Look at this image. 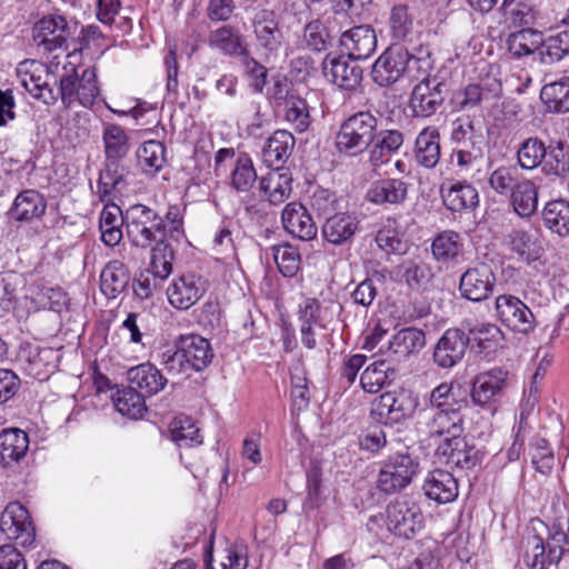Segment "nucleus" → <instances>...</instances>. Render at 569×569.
<instances>
[{
    "label": "nucleus",
    "instance_id": "1",
    "mask_svg": "<svg viewBox=\"0 0 569 569\" xmlns=\"http://www.w3.org/2000/svg\"><path fill=\"white\" fill-rule=\"evenodd\" d=\"M531 526L535 533L526 537L523 555L529 569H548L569 556L568 513L557 516L549 523L536 519Z\"/></svg>",
    "mask_w": 569,
    "mask_h": 569
},
{
    "label": "nucleus",
    "instance_id": "2",
    "mask_svg": "<svg viewBox=\"0 0 569 569\" xmlns=\"http://www.w3.org/2000/svg\"><path fill=\"white\" fill-rule=\"evenodd\" d=\"M377 129L378 119L371 112L358 111L340 124L336 148L346 156H358L372 146Z\"/></svg>",
    "mask_w": 569,
    "mask_h": 569
},
{
    "label": "nucleus",
    "instance_id": "3",
    "mask_svg": "<svg viewBox=\"0 0 569 569\" xmlns=\"http://www.w3.org/2000/svg\"><path fill=\"white\" fill-rule=\"evenodd\" d=\"M214 357L207 339L199 335L181 336L176 342V351L163 353V363L169 372L180 373L187 369L201 371Z\"/></svg>",
    "mask_w": 569,
    "mask_h": 569
},
{
    "label": "nucleus",
    "instance_id": "4",
    "mask_svg": "<svg viewBox=\"0 0 569 569\" xmlns=\"http://www.w3.org/2000/svg\"><path fill=\"white\" fill-rule=\"evenodd\" d=\"M127 236L136 247L147 249L154 241L164 239L166 222L152 208L142 203L130 206L124 211Z\"/></svg>",
    "mask_w": 569,
    "mask_h": 569
},
{
    "label": "nucleus",
    "instance_id": "5",
    "mask_svg": "<svg viewBox=\"0 0 569 569\" xmlns=\"http://www.w3.org/2000/svg\"><path fill=\"white\" fill-rule=\"evenodd\" d=\"M418 407V395L410 389L398 388L375 399L370 417L378 423L392 426L410 419Z\"/></svg>",
    "mask_w": 569,
    "mask_h": 569
},
{
    "label": "nucleus",
    "instance_id": "6",
    "mask_svg": "<svg viewBox=\"0 0 569 569\" xmlns=\"http://www.w3.org/2000/svg\"><path fill=\"white\" fill-rule=\"evenodd\" d=\"M420 470L419 458L409 452H396L381 461L377 488L385 495H393L407 488Z\"/></svg>",
    "mask_w": 569,
    "mask_h": 569
},
{
    "label": "nucleus",
    "instance_id": "7",
    "mask_svg": "<svg viewBox=\"0 0 569 569\" xmlns=\"http://www.w3.org/2000/svg\"><path fill=\"white\" fill-rule=\"evenodd\" d=\"M425 63L428 59L416 58L401 44H391L376 60L372 66V81L379 87H389L396 83L407 71L411 70V63Z\"/></svg>",
    "mask_w": 569,
    "mask_h": 569
},
{
    "label": "nucleus",
    "instance_id": "8",
    "mask_svg": "<svg viewBox=\"0 0 569 569\" xmlns=\"http://www.w3.org/2000/svg\"><path fill=\"white\" fill-rule=\"evenodd\" d=\"M387 528L395 536L411 539L423 527L420 507L409 497L400 496L386 508Z\"/></svg>",
    "mask_w": 569,
    "mask_h": 569
},
{
    "label": "nucleus",
    "instance_id": "9",
    "mask_svg": "<svg viewBox=\"0 0 569 569\" xmlns=\"http://www.w3.org/2000/svg\"><path fill=\"white\" fill-rule=\"evenodd\" d=\"M448 86L437 77H426L417 83L410 94L409 108L413 117L428 118L443 104Z\"/></svg>",
    "mask_w": 569,
    "mask_h": 569
},
{
    "label": "nucleus",
    "instance_id": "10",
    "mask_svg": "<svg viewBox=\"0 0 569 569\" xmlns=\"http://www.w3.org/2000/svg\"><path fill=\"white\" fill-rule=\"evenodd\" d=\"M0 531L8 540H16L22 547H30L36 540V528L29 511L20 502H10L0 517Z\"/></svg>",
    "mask_w": 569,
    "mask_h": 569
},
{
    "label": "nucleus",
    "instance_id": "11",
    "mask_svg": "<svg viewBox=\"0 0 569 569\" xmlns=\"http://www.w3.org/2000/svg\"><path fill=\"white\" fill-rule=\"evenodd\" d=\"M496 316L499 321L513 332L528 335L536 327V319L530 308L518 297L501 295L496 298Z\"/></svg>",
    "mask_w": 569,
    "mask_h": 569
},
{
    "label": "nucleus",
    "instance_id": "12",
    "mask_svg": "<svg viewBox=\"0 0 569 569\" xmlns=\"http://www.w3.org/2000/svg\"><path fill=\"white\" fill-rule=\"evenodd\" d=\"M496 281L492 267L486 262H478L461 274L460 296L472 302L485 301L492 296Z\"/></svg>",
    "mask_w": 569,
    "mask_h": 569
},
{
    "label": "nucleus",
    "instance_id": "13",
    "mask_svg": "<svg viewBox=\"0 0 569 569\" xmlns=\"http://www.w3.org/2000/svg\"><path fill=\"white\" fill-rule=\"evenodd\" d=\"M436 455L446 459L448 465L460 469L471 470L480 465L485 451L477 448L473 441L465 437H446L437 447Z\"/></svg>",
    "mask_w": 569,
    "mask_h": 569
},
{
    "label": "nucleus",
    "instance_id": "14",
    "mask_svg": "<svg viewBox=\"0 0 569 569\" xmlns=\"http://www.w3.org/2000/svg\"><path fill=\"white\" fill-rule=\"evenodd\" d=\"M467 348L466 332L459 328H449L433 347L432 361L441 369H450L463 359Z\"/></svg>",
    "mask_w": 569,
    "mask_h": 569
},
{
    "label": "nucleus",
    "instance_id": "15",
    "mask_svg": "<svg viewBox=\"0 0 569 569\" xmlns=\"http://www.w3.org/2000/svg\"><path fill=\"white\" fill-rule=\"evenodd\" d=\"M70 36L68 22L63 16L49 14L41 18L32 29L33 41L46 51L52 52L64 47Z\"/></svg>",
    "mask_w": 569,
    "mask_h": 569
},
{
    "label": "nucleus",
    "instance_id": "16",
    "mask_svg": "<svg viewBox=\"0 0 569 569\" xmlns=\"http://www.w3.org/2000/svg\"><path fill=\"white\" fill-rule=\"evenodd\" d=\"M507 379L508 371L502 368H493L477 375L470 392L472 402L483 407L496 401L502 396L507 387Z\"/></svg>",
    "mask_w": 569,
    "mask_h": 569
},
{
    "label": "nucleus",
    "instance_id": "17",
    "mask_svg": "<svg viewBox=\"0 0 569 569\" xmlns=\"http://www.w3.org/2000/svg\"><path fill=\"white\" fill-rule=\"evenodd\" d=\"M252 26L258 47L267 53H277L283 42L278 14L273 10L262 9L254 16Z\"/></svg>",
    "mask_w": 569,
    "mask_h": 569
},
{
    "label": "nucleus",
    "instance_id": "18",
    "mask_svg": "<svg viewBox=\"0 0 569 569\" xmlns=\"http://www.w3.org/2000/svg\"><path fill=\"white\" fill-rule=\"evenodd\" d=\"M47 207V199L40 191L26 189L14 198L8 210V217L17 222L32 223L44 216Z\"/></svg>",
    "mask_w": 569,
    "mask_h": 569
},
{
    "label": "nucleus",
    "instance_id": "19",
    "mask_svg": "<svg viewBox=\"0 0 569 569\" xmlns=\"http://www.w3.org/2000/svg\"><path fill=\"white\" fill-rule=\"evenodd\" d=\"M340 46L351 60L368 59L377 48L376 31L369 24L356 26L341 33Z\"/></svg>",
    "mask_w": 569,
    "mask_h": 569
},
{
    "label": "nucleus",
    "instance_id": "20",
    "mask_svg": "<svg viewBox=\"0 0 569 569\" xmlns=\"http://www.w3.org/2000/svg\"><path fill=\"white\" fill-rule=\"evenodd\" d=\"M360 230V219L355 212H337L321 227L322 237L333 246L350 244Z\"/></svg>",
    "mask_w": 569,
    "mask_h": 569
},
{
    "label": "nucleus",
    "instance_id": "21",
    "mask_svg": "<svg viewBox=\"0 0 569 569\" xmlns=\"http://www.w3.org/2000/svg\"><path fill=\"white\" fill-rule=\"evenodd\" d=\"M204 280L194 273H188L173 281L167 289L170 305L187 310L206 292Z\"/></svg>",
    "mask_w": 569,
    "mask_h": 569
},
{
    "label": "nucleus",
    "instance_id": "22",
    "mask_svg": "<svg viewBox=\"0 0 569 569\" xmlns=\"http://www.w3.org/2000/svg\"><path fill=\"white\" fill-rule=\"evenodd\" d=\"M281 221L284 230L300 240L309 241L317 237L318 227L308 209L300 202L287 203L281 213Z\"/></svg>",
    "mask_w": 569,
    "mask_h": 569
},
{
    "label": "nucleus",
    "instance_id": "23",
    "mask_svg": "<svg viewBox=\"0 0 569 569\" xmlns=\"http://www.w3.org/2000/svg\"><path fill=\"white\" fill-rule=\"evenodd\" d=\"M440 194L445 207L452 212L472 211L479 204L477 189L467 181H448L441 184Z\"/></svg>",
    "mask_w": 569,
    "mask_h": 569
},
{
    "label": "nucleus",
    "instance_id": "24",
    "mask_svg": "<svg viewBox=\"0 0 569 569\" xmlns=\"http://www.w3.org/2000/svg\"><path fill=\"white\" fill-rule=\"evenodd\" d=\"M463 409L423 410L426 427L430 438L455 437L463 432Z\"/></svg>",
    "mask_w": 569,
    "mask_h": 569
},
{
    "label": "nucleus",
    "instance_id": "25",
    "mask_svg": "<svg viewBox=\"0 0 569 569\" xmlns=\"http://www.w3.org/2000/svg\"><path fill=\"white\" fill-rule=\"evenodd\" d=\"M422 489L428 499L439 505L452 502L459 495L457 479L443 469L431 470L423 481Z\"/></svg>",
    "mask_w": 569,
    "mask_h": 569
},
{
    "label": "nucleus",
    "instance_id": "26",
    "mask_svg": "<svg viewBox=\"0 0 569 569\" xmlns=\"http://www.w3.org/2000/svg\"><path fill=\"white\" fill-rule=\"evenodd\" d=\"M468 346L477 353L488 357L503 347L505 335L501 329L490 322L477 323L466 332Z\"/></svg>",
    "mask_w": 569,
    "mask_h": 569
},
{
    "label": "nucleus",
    "instance_id": "27",
    "mask_svg": "<svg viewBox=\"0 0 569 569\" xmlns=\"http://www.w3.org/2000/svg\"><path fill=\"white\" fill-rule=\"evenodd\" d=\"M295 146L296 139L290 131H274L262 149L264 164L271 169H286L284 163L292 154Z\"/></svg>",
    "mask_w": 569,
    "mask_h": 569
},
{
    "label": "nucleus",
    "instance_id": "28",
    "mask_svg": "<svg viewBox=\"0 0 569 569\" xmlns=\"http://www.w3.org/2000/svg\"><path fill=\"white\" fill-rule=\"evenodd\" d=\"M426 346V333L416 327L398 330L388 342V352L396 361L407 360Z\"/></svg>",
    "mask_w": 569,
    "mask_h": 569
},
{
    "label": "nucleus",
    "instance_id": "29",
    "mask_svg": "<svg viewBox=\"0 0 569 569\" xmlns=\"http://www.w3.org/2000/svg\"><path fill=\"white\" fill-rule=\"evenodd\" d=\"M127 378L130 385L138 389L143 397L159 393L168 383V379L150 362L130 368L127 371Z\"/></svg>",
    "mask_w": 569,
    "mask_h": 569
},
{
    "label": "nucleus",
    "instance_id": "30",
    "mask_svg": "<svg viewBox=\"0 0 569 569\" xmlns=\"http://www.w3.org/2000/svg\"><path fill=\"white\" fill-rule=\"evenodd\" d=\"M501 93L502 86L497 79L485 84L471 83L456 93L453 103L458 110H469L480 106L483 101L499 99Z\"/></svg>",
    "mask_w": 569,
    "mask_h": 569
},
{
    "label": "nucleus",
    "instance_id": "31",
    "mask_svg": "<svg viewBox=\"0 0 569 569\" xmlns=\"http://www.w3.org/2000/svg\"><path fill=\"white\" fill-rule=\"evenodd\" d=\"M441 157L440 132L437 127L422 129L415 141V159L423 168H435Z\"/></svg>",
    "mask_w": 569,
    "mask_h": 569
},
{
    "label": "nucleus",
    "instance_id": "32",
    "mask_svg": "<svg viewBox=\"0 0 569 569\" xmlns=\"http://www.w3.org/2000/svg\"><path fill=\"white\" fill-rule=\"evenodd\" d=\"M128 170L123 160L104 159L103 168L98 179V194L101 201H109L116 192H121L127 186Z\"/></svg>",
    "mask_w": 569,
    "mask_h": 569
},
{
    "label": "nucleus",
    "instance_id": "33",
    "mask_svg": "<svg viewBox=\"0 0 569 569\" xmlns=\"http://www.w3.org/2000/svg\"><path fill=\"white\" fill-rule=\"evenodd\" d=\"M405 142V134L399 129H380L369 150V161L372 166H381L399 151Z\"/></svg>",
    "mask_w": 569,
    "mask_h": 569
},
{
    "label": "nucleus",
    "instance_id": "34",
    "mask_svg": "<svg viewBox=\"0 0 569 569\" xmlns=\"http://www.w3.org/2000/svg\"><path fill=\"white\" fill-rule=\"evenodd\" d=\"M29 449L28 433L19 428H8L0 432V466L10 467L19 462Z\"/></svg>",
    "mask_w": 569,
    "mask_h": 569
},
{
    "label": "nucleus",
    "instance_id": "35",
    "mask_svg": "<svg viewBox=\"0 0 569 569\" xmlns=\"http://www.w3.org/2000/svg\"><path fill=\"white\" fill-rule=\"evenodd\" d=\"M408 196V183L402 179H381L371 184L367 191V200L380 206L400 204Z\"/></svg>",
    "mask_w": 569,
    "mask_h": 569
},
{
    "label": "nucleus",
    "instance_id": "36",
    "mask_svg": "<svg viewBox=\"0 0 569 569\" xmlns=\"http://www.w3.org/2000/svg\"><path fill=\"white\" fill-rule=\"evenodd\" d=\"M292 181L289 169H272L271 172L259 179V190L267 196L271 204L277 206L290 197Z\"/></svg>",
    "mask_w": 569,
    "mask_h": 569
},
{
    "label": "nucleus",
    "instance_id": "37",
    "mask_svg": "<svg viewBox=\"0 0 569 569\" xmlns=\"http://www.w3.org/2000/svg\"><path fill=\"white\" fill-rule=\"evenodd\" d=\"M356 61L345 57L333 58L329 69L327 66L323 67L325 74L330 76L331 81L338 87L353 90L360 84L363 74L362 68Z\"/></svg>",
    "mask_w": 569,
    "mask_h": 569
},
{
    "label": "nucleus",
    "instance_id": "38",
    "mask_svg": "<svg viewBox=\"0 0 569 569\" xmlns=\"http://www.w3.org/2000/svg\"><path fill=\"white\" fill-rule=\"evenodd\" d=\"M126 224L124 212L116 203H107L101 213L99 229L101 231V240L109 247L117 246L122 237V226Z\"/></svg>",
    "mask_w": 569,
    "mask_h": 569
},
{
    "label": "nucleus",
    "instance_id": "39",
    "mask_svg": "<svg viewBox=\"0 0 569 569\" xmlns=\"http://www.w3.org/2000/svg\"><path fill=\"white\" fill-rule=\"evenodd\" d=\"M541 170L546 176H552L561 180L569 177V147L566 142L557 140L547 146Z\"/></svg>",
    "mask_w": 569,
    "mask_h": 569
},
{
    "label": "nucleus",
    "instance_id": "40",
    "mask_svg": "<svg viewBox=\"0 0 569 569\" xmlns=\"http://www.w3.org/2000/svg\"><path fill=\"white\" fill-rule=\"evenodd\" d=\"M329 23V19H315L305 26L302 42L308 50L323 52L332 47L337 34L332 32Z\"/></svg>",
    "mask_w": 569,
    "mask_h": 569
},
{
    "label": "nucleus",
    "instance_id": "41",
    "mask_svg": "<svg viewBox=\"0 0 569 569\" xmlns=\"http://www.w3.org/2000/svg\"><path fill=\"white\" fill-rule=\"evenodd\" d=\"M396 369L387 360H377L370 363L360 376V383L365 392L377 393L396 378Z\"/></svg>",
    "mask_w": 569,
    "mask_h": 569
},
{
    "label": "nucleus",
    "instance_id": "42",
    "mask_svg": "<svg viewBox=\"0 0 569 569\" xmlns=\"http://www.w3.org/2000/svg\"><path fill=\"white\" fill-rule=\"evenodd\" d=\"M111 399L116 410L130 419H140L147 411L144 397L133 386L117 388Z\"/></svg>",
    "mask_w": 569,
    "mask_h": 569
},
{
    "label": "nucleus",
    "instance_id": "43",
    "mask_svg": "<svg viewBox=\"0 0 569 569\" xmlns=\"http://www.w3.org/2000/svg\"><path fill=\"white\" fill-rule=\"evenodd\" d=\"M101 290L109 298L123 292L130 282L128 267L120 260H112L101 271Z\"/></svg>",
    "mask_w": 569,
    "mask_h": 569
},
{
    "label": "nucleus",
    "instance_id": "44",
    "mask_svg": "<svg viewBox=\"0 0 569 569\" xmlns=\"http://www.w3.org/2000/svg\"><path fill=\"white\" fill-rule=\"evenodd\" d=\"M543 224L559 237L569 236V201L566 199L550 200L542 210Z\"/></svg>",
    "mask_w": 569,
    "mask_h": 569
},
{
    "label": "nucleus",
    "instance_id": "45",
    "mask_svg": "<svg viewBox=\"0 0 569 569\" xmlns=\"http://www.w3.org/2000/svg\"><path fill=\"white\" fill-rule=\"evenodd\" d=\"M209 44L227 56H241L248 48L243 37L231 26H222L212 31L209 37Z\"/></svg>",
    "mask_w": 569,
    "mask_h": 569
},
{
    "label": "nucleus",
    "instance_id": "46",
    "mask_svg": "<svg viewBox=\"0 0 569 569\" xmlns=\"http://www.w3.org/2000/svg\"><path fill=\"white\" fill-rule=\"evenodd\" d=\"M511 204L521 218H529L538 207V190L533 181L525 179L515 184L511 191Z\"/></svg>",
    "mask_w": 569,
    "mask_h": 569
},
{
    "label": "nucleus",
    "instance_id": "47",
    "mask_svg": "<svg viewBox=\"0 0 569 569\" xmlns=\"http://www.w3.org/2000/svg\"><path fill=\"white\" fill-rule=\"evenodd\" d=\"M542 44V32L532 28H522L512 32L507 39L509 52L517 58L526 57L539 51Z\"/></svg>",
    "mask_w": 569,
    "mask_h": 569
},
{
    "label": "nucleus",
    "instance_id": "48",
    "mask_svg": "<svg viewBox=\"0 0 569 569\" xmlns=\"http://www.w3.org/2000/svg\"><path fill=\"white\" fill-rule=\"evenodd\" d=\"M508 243L511 251L518 256V260L526 264L540 258L541 247L533 236L523 229H512L508 233Z\"/></svg>",
    "mask_w": 569,
    "mask_h": 569
},
{
    "label": "nucleus",
    "instance_id": "49",
    "mask_svg": "<svg viewBox=\"0 0 569 569\" xmlns=\"http://www.w3.org/2000/svg\"><path fill=\"white\" fill-rule=\"evenodd\" d=\"M540 98L550 112H569V77L545 84Z\"/></svg>",
    "mask_w": 569,
    "mask_h": 569
},
{
    "label": "nucleus",
    "instance_id": "50",
    "mask_svg": "<svg viewBox=\"0 0 569 569\" xmlns=\"http://www.w3.org/2000/svg\"><path fill=\"white\" fill-rule=\"evenodd\" d=\"M151 248L150 268L147 269L154 278L160 281L164 280L172 272V261L174 259V250L170 243V239L154 241Z\"/></svg>",
    "mask_w": 569,
    "mask_h": 569
},
{
    "label": "nucleus",
    "instance_id": "51",
    "mask_svg": "<svg viewBox=\"0 0 569 569\" xmlns=\"http://www.w3.org/2000/svg\"><path fill=\"white\" fill-rule=\"evenodd\" d=\"M104 159L124 160L130 150L129 137L124 129L114 123L104 127L102 133Z\"/></svg>",
    "mask_w": 569,
    "mask_h": 569
},
{
    "label": "nucleus",
    "instance_id": "52",
    "mask_svg": "<svg viewBox=\"0 0 569 569\" xmlns=\"http://www.w3.org/2000/svg\"><path fill=\"white\" fill-rule=\"evenodd\" d=\"M569 56V30H562L547 38L542 37L539 61L551 66Z\"/></svg>",
    "mask_w": 569,
    "mask_h": 569
},
{
    "label": "nucleus",
    "instance_id": "53",
    "mask_svg": "<svg viewBox=\"0 0 569 569\" xmlns=\"http://www.w3.org/2000/svg\"><path fill=\"white\" fill-rule=\"evenodd\" d=\"M258 181V173L248 153H240L230 174V186L237 192H248Z\"/></svg>",
    "mask_w": 569,
    "mask_h": 569
},
{
    "label": "nucleus",
    "instance_id": "54",
    "mask_svg": "<svg viewBox=\"0 0 569 569\" xmlns=\"http://www.w3.org/2000/svg\"><path fill=\"white\" fill-rule=\"evenodd\" d=\"M467 407V398H458L453 391V385L451 382H442L430 391L427 407L423 410L466 409Z\"/></svg>",
    "mask_w": 569,
    "mask_h": 569
},
{
    "label": "nucleus",
    "instance_id": "55",
    "mask_svg": "<svg viewBox=\"0 0 569 569\" xmlns=\"http://www.w3.org/2000/svg\"><path fill=\"white\" fill-rule=\"evenodd\" d=\"M547 152L546 143L538 137L525 139L517 149V161L521 169L533 170L541 167Z\"/></svg>",
    "mask_w": 569,
    "mask_h": 569
},
{
    "label": "nucleus",
    "instance_id": "56",
    "mask_svg": "<svg viewBox=\"0 0 569 569\" xmlns=\"http://www.w3.org/2000/svg\"><path fill=\"white\" fill-rule=\"evenodd\" d=\"M396 272L415 291L421 290L432 278L430 267L423 261L406 260L397 267Z\"/></svg>",
    "mask_w": 569,
    "mask_h": 569
},
{
    "label": "nucleus",
    "instance_id": "57",
    "mask_svg": "<svg viewBox=\"0 0 569 569\" xmlns=\"http://www.w3.org/2000/svg\"><path fill=\"white\" fill-rule=\"evenodd\" d=\"M529 456L531 463L538 472L545 476L551 473L556 458L552 448L545 438L537 435L530 439Z\"/></svg>",
    "mask_w": 569,
    "mask_h": 569
},
{
    "label": "nucleus",
    "instance_id": "58",
    "mask_svg": "<svg viewBox=\"0 0 569 569\" xmlns=\"http://www.w3.org/2000/svg\"><path fill=\"white\" fill-rule=\"evenodd\" d=\"M273 260L283 277L291 278L297 274L301 264V257L297 247L283 242L271 247Z\"/></svg>",
    "mask_w": 569,
    "mask_h": 569
},
{
    "label": "nucleus",
    "instance_id": "59",
    "mask_svg": "<svg viewBox=\"0 0 569 569\" xmlns=\"http://www.w3.org/2000/svg\"><path fill=\"white\" fill-rule=\"evenodd\" d=\"M284 118L300 133L307 131L312 122L307 101L292 93L284 104Z\"/></svg>",
    "mask_w": 569,
    "mask_h": 569
},
{
    "label": "nucleus",
    "instance_id": "60",
    "mask_svg": "<svg viewBox=\"0 0 569 569\" xmlns=\"http://www.w3.org/2000/svg\"><path fill=\"white\" fill-rule=\"evenodd\" d=\"M431 249L436 260L448 262L457 258L462 250L461 238L458 232L442 231L433 239Z\"/></svg>",
    "mask_w": 569,
    "mask_h": 569
},
{
    "label": "nucleus",
    "instance_id": "61",
    "mask_svg": "<svg viewBox=\"0 0 569 569\" xmlns=\"http://www.w3.org/2000/svg\"><path fill=\"white\" fill-rule=\"evenodd\" d=\"M164 146L159 141L144 142L138 150L139 164L146 173H157L164 163Z\"/></svg>",
    "mask_w": 569,
    "mask_h": 569
},
{
    "label": "nucleus",
    "instance_id": "62",
    "mask_svg": "<svg viewBox=\"0 0 569 569\" xmlns=\"http://www.w3.org/2000/svg\"><path fill=\"white\" fill-rule=\"evenodd\" d=\"M170 435L171 439L180 447H192L202 443L199 429L194 426L191 418L187 416L176 418L170 423Z\"/></svg>",
    "mask_w": 569,
    "mask_h": 569
},
{
    "label": "nucleus",
    "instance_id": "63",
    "mask_svg": "<svg viewBox=\"0 0 569 569\" xmlns=\"http://www.w3.org/2000/svg\"><path fill=\"white\" fill-rule=\"evenodd\" d=\"M39 71H47V68L34 60H26L19 63L17 73L20 77L21 86L33 97L47 81L42 80Z\"/></svg>",
    "mask_w": 569,
    "mask_h": 569
},
{
    "label": "nucleus",
    "instance_id": "64",
    "mask_svg": "<svg viewBox=\"0 0 569 569\" xmlns=\"http://www.w3.org/2000/svg\"><path fill=\"white\" fill-rule=\"evenodd\" d=\"M390 32L393 39L405 40L412 30V17L406 4L393 6L389 18Z\"/></svg>",
    "mask_w": 569,
    "mask_h": 569
}]
</instances>
